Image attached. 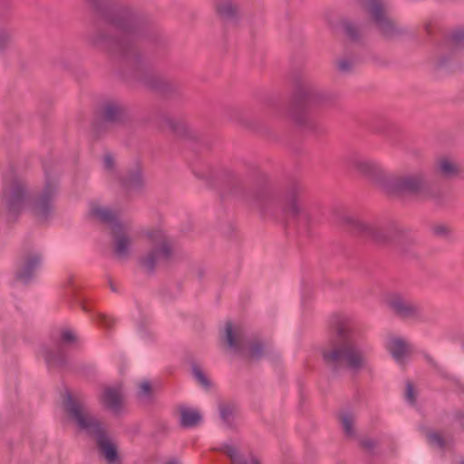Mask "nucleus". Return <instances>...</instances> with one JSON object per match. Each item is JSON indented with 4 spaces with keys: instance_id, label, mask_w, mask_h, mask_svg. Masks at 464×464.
Listing matches in <instances>:
<instances>
[{
    "instance_id": "1",
    "label": "nucleus",
    "mask_w": 464,
    "mask_h": 464,
    "mask_svg": "<svg viewBox=\"0 0 464 464\" xmlns=\"http://www.w3.org/2000/svg\"><path fill=\"white\" fill-rule=\"evenodd\" d=\"M57 190L56 183H48L39 195H35L26 180L14 179L5 192V203L10 212L27 211L44 219L53 208Z\"/></svg>"
},
{
    "instance_id": "2",
    "label": "nucleus",
    "mask_w": 464,
    "mask_h": 464,
    "mask_svg": "<svg viewBox=\"0 0 464 464\" xmlns=\"http://www.w3.org/2000/svg\"><path fill=\"white\" fill-rule=\"evenodd\" d=\"M64 407L71 420L81 430L97 436L100 452L107 464H121V457L118 444L112 438L102 432L100 421L82 403L73 401L70 394L67 395Z\"/></svg>"
},
{
    "instance_id": "3",
    "label": "nucleus",
    "mask_w": 464,
    "mask_h": 464,
    "mask_svg": "<svg viewBox=\"0 0 464 464\" xmlns=\"http://www.w3.org/2000/svg\"><path fill=\"white\" fill-rule=\"evenodd\" d=\"M372 346L362 337L354 334H338L335 345L323 353V357L329 362H345L353 369H361L366 365L367 355Z\"/></svg>"
},
{
    "instance_id": "4",
    "label": "nucleus",
    "mask_w": 464,
    "mask_h": 464,
    "mask_svg": "<svg viewBox=\"0 0 464 464\" xmlns=\"http://www.w3.org/2000/svg\"><path fill=\"white\" fill-rule=\"evenodd\" d=\"M149 239L155 245V248L145 256L141 264L148 269H151L160 262L167 260L173 252L171 239L160 230H153L148 233Z\"/></svg>"
},
{
    "instance_id": "5",
    "label": "nucleus",
    "mask_w": 464,
    "mask_h": 464,
    "mask_svg": "<svg viewBox=\"0 0 464 464\" xmlns=\"http://www.w3.org/2000/svg\"><path fill=\"white\" fill-rule=\"evenodd\" d=\"M363 9L369 22L385 36H391L395 31L393 21L386 14L381 0H365Z\"/></svg>"
},
{
    "instance_id": "6",
    "label": "nucleus",
    "mask_w": 464,
    "mask_h": 464,
    "mask_svg": "<svg viewBox=\"0 0 464 464\" xmlns=\"http://www.w3.org/2000/svg\"><path fill=\"white\" fill-rule=\"evenodd\" d=\"M99 398L102 405L113 415L120 416L126 412L125 392L121 383L104 387Z\"/></svg>"
},
{
    "instance_id": "7",
    "label": "nucleus",
    "mask_w": 464,
    "mask_h": 464,
    "mask_svg": "<svg viewBox=\"0 0 464 464\" xmlns=\"http://www.w3.org/2000/svg\"><path fill=\"white\" fill-rule=\"evenodd\" d=\"M44 262L41 252L34 251L26 254L20 261L17 270L16 278L24 283L33 280L39 273Z\"/></svg>"
},
{
    "instance_id": "8",
    "label": "nucleus",
    "mask_w": 464,
    "mask_h": 464,
    "mask_svg": "<svg viewBox=\"0 0 464 464\" xmlns=\"http://www.w3.org/2000/svg\"><path fill=\"white\" fill-rule=\"evenodd\" d=\"M384 348L398 364L405 363L412 352L411 343L395 334H390L384 339Z\"/></svg>"
},
{
    "instance_id": "9",
    "label": "nucleus",
    "mask_w": 464,
    "mask_h": 464,
    "mask_svg": "<svg viewBox=\"0 0 464 464\" xmlns=\"http://www.w3.org/2000/svg\"><path fill=\"white\" fill-rule=\"evenodd\" d=\"M384 304L403 317H412L419 314L420 306L400 293H389L384 297Z\"/></svg>"
},
{
    "instance_id": "10",
    "label": "nucleus",
    "mask_w": 464,
    "mask_h": 464,
    "mask_svg": "<svg viewBox=\"0 0 464 464\" xmlns=\"http://www.w3.org/2000/svg\"><path fill=\"white\" fill-rule=\"evenodd\" d=\"M221 341L230 352H237L240 344L241 331L239 325L227 322L220 333Z\"/></svg>"
},
{
    "instance_id": "11",
    "label": "nucleus",
    "mask_w": 464,
    "mask_h": 464,
    "mask_svg": "<svg viewBox=\"0 0 464 464\" xmlns=\"http://www.w3.org/2000/svg\"><path fill=\"white\" fill-rule=\"evenodd\" d=\"M112 233L115 253L121 257L125 256L131 247L129 229L125 227L116 226Z\"/></svg>"
},
{
    "instance_id": "12",
    "label": "nucleus",
    "mask_w": 464,
    "mask_h": 464,
    "mask_svg": "<svg viewBox=\"0 0 464 464\" xmlns=\"http://www.w3.org/2000/svg\"><path fill=\"white\" fill-rule=\"evenodd\" d=\"M222 450L230 457L233 464H260L259 459L251 454L241 455L238 445L234 441H227L222 446Z\"/></svg>"
},
{
    "instance_id": "13",
    "label": "nucleus",
    "mask_w": 464,
    "mask_h": 464,
    "mask_svg": "<svg viewBox=\"0 0 464 464\" xmlns=\"http://www.w3.org/2000/svg\"><path fill=\"white\" fill-rule=\"evenodd\" d=\"M352 166L359 174L373 177L382 171L381 164L370 158H358L353 160Z\"/></svg>"
},
{
    "instance_id": "14",
    "label": "nucleus",
    "mask_w": 464,
    "mask_h": 464,
    "mask_svg": "<svg viewBox=\"0 0 464 464\" xmlns=\"http://www.w3.org/2000/svg\"><path fill=\"white\" fill-rule=\"evenodd\" d=\"M436 170L446 179L457 177L460 171L458 162L449 156H442L437 160Z\"/></svg>"
},
{
    "instance_id": "15",
    "label": "nucleus",
    "mask_w": 464,
    "mask_h": 464,
    "mask_svg": "<svg viewBox=\"0 0 464 464\" xmlns=\"http://www.w3.org/2000/svg\"><path fill=\"white\" fill-rule=\"evenodd\" d=\"M180 424L186 428H193L202 421L201 412L192 407H180Z\"/></svg>"
},
{
    "instance_id": "16",
    "label": "nucleus",
    "mask_w": 464,
    "mask_h": 464,
    "mask_svg": "<svg viewBox=\"0 0 464 464\" xmlns=\"http://www.w3.org/2000/svg\"><path fill=\"white\" fill-rule=\"evenodd\" d=\"M155 387L148 381H142L139 383L136 398L141 404H149L153 401Z\"/></svg>"
},
{
    "instance_id": "17",
    "label": "nucleus",
    "mask_w": 464,
    "mask_h": 464,
    "mask_svg": "<svg viewBox=\"0 0 464 464\" xmlns=\"http://www.w3.org/2000/svg\"><path fill=\"white\" fill-rule=\"evenodd\" d=\"M424 178L421 174H411L402 178L400 186L402 189L410 191H418L424 185Z\"/></svg>"
},
{
    "instance_id": "18",
    "label": "nucleus",
    "mask_w": 464,
    "mask_h": 464,
    "mask_svg": "<svg viewBox=\"0 0 464 464\" xmlns=\"http://www.w3.org/2000/svg\"><path fill=\"white\" fill-rule=\"evenodd\" d=\"M238 10V6L230 0H222L217 5L218 14L224 19L236 17Z\"/></svg>"
},
{
    "instance_id": "19",
    "label": "nucleus",
    "mask_w": 464,
    "mask_h": 464,
    "mask_svg": "<svg viewBox=\"0 0 464 464\" xmlns=\"http://www.w3.org/2000/svg\"><path fill=\"white\" fill-rule=\"evenodd\" d=\"M123 112V106L118 102H108L105 103L102 114L108 121L117 120Z\"/></svg>"
},
{
    "instance_id": "20",
    "label": "nucleus",
    "mask_w": 464,
    "mask_h": 464,
    "mask_svg": "<svg viewBox=\"0 0 464 464\" xmlns=\"http://www.w3.org/2000/svg\"><path fill=\"white\" fill-rule=\"evenodd\" d=\"M91 214L102 221H111L114 218L113 212L107 207H93L92 208Z\"/></svg>"
},
{
    "instance_id": "21",
    "label": "nucleus",
    "mask_w": 464,
    "mask_h": 464,
    "mask_svg": "<svg viewBox=\"0 0 464 464\" xmlns=\"http://www.w3.org/2000/svg\"><path fill=\"white\" fill-rule=\"evenodd\" d=\"M427 440L430 446L434 448H444L450 443V440L445 438L442 434L439 432H430L427 434Z\"/></svg>"
},
{
    "instance_id": "22",
    "label": "nucleus",
    "mask_w": 464,
    "mask_h": 464,
    "mask_svg": "<svg viewBox=\"0 0 464 464\" xmlns=\"http://www.w3.org/2000/svg\"><path fill=\"white\" fill-rule=\"evenodd\" d=\"M340 421L343 427V431L348 435L352 436L354 434V418L353 415L349 413H343L340 416Z\"/></svg>"
},
{
    "instance_id": "23",
    "label": "nucleus",
    "mask_w": 464,
    "mask_h": 464,
    "mask_svg": "<svg viewBox=\"0 0 464 464\" xmlns=\"http://www.w3.org/2000/svg\"><path fill=\"white\" fill-rule=\"evenodd\" d=\"M60 340L63 344H72L77 342L78 335L73 329L64 327L61 330Z\"/></svg>"
},
{
    "instance_id": "24",
    "label": "nucleus",
    "mask_w": 464,
    "mask_h": 464,
    "mask_svg": "<svg viewBox=\"0 0 464 464\" xmlns=\"http://www.w3.org/2000/svg\"><path fill=\"white\" fill-rule=\"evenodd\" d=\"M192 374L196 382L203 388H208L210 386V381L208 377L201 369L194 367L192 370Z\"/></svg>"
},
{
    "instance_id": "25",
    "label": "nucleus",
    "mask_w": 464,
    "mask_h": 464,
    "mask_svg": "<svg viewBox=\"0 0 464 464\" xmlns=\"http://www.w3.org/2000/svg\"><path fill=\"white\" fill-rule=\"evenodd\" d=\"M417 391L411 383L406 386V399L410 403H414L416 400Z\"/></svg>"
},
{
    "instance_id": "26",
    "label": "nucleus",
    "mask_w": 464,
    "mask_h": 464,
    "mask_svg": "<svg viewBox=\"0 0 464 464\" xmlns=\"http://www.w3.org/2000/svg\"><path fill=\"white\" fill-rule=\"evenodd\" d=\"M99 324H101L105 328H110L112 324V318L105 314H99L97 317Z\"/></svg>"
},
{
    "instance_id": "27",
    "label": "nucleus",
    "mask_w": 464,
    "mask_h": 464,
    "mask_svg": "<svg viewBox=\"0 0 464 464\" xmlns=\"http://www.w3.org/2000/svg\"><path fill=\"white\" fill-rule=\"evenodd\" d=\"M103 167L106 169H111L114 165H115V159L112 155L111 154H106L104 155L103 157Z\"/></svg>"
},
{
    "instance_id": "28",
    "label": "nucleus",
    "mask_w": 464,
    "mask_h": 464,
    "mask_svg": "<svg viewBox=\"0 0 464 464\" xmlns=\"http://www.w3.org/2000/svg\"><path fill=\"white\" fill-rule=\"evenodd\" d=\"M350 67L351 64L345 60H340L338 62V68L343 72L348 71Z\"/></svg>"
},
{
    "instance_id": "29",
    "label": "nucleus",
    "mask_w": 464,
    "mask_h": 464,
    "mask_svg": "<svg viewBox=\"0 0 464 464\" xmlns=\"http://www.w3.org/2000/svg\"><path fill=\"white\" fill-rule=\"evenodd\" d=\"M360 227H361L362 231H363L365 233H369V234L372 233V227L369 224L362 223V224H360Z\"/></svg>"
},
{
    "instance_id": "30",
    "label": "nucleus",
    "mask_w": 464,
    "mask_h": 464,
    "mask_svg": "<svg viewBox=\"0 0 464 464\" xmlns=\"http://www.w3.org/2000/svg\"><path fill=\"white\" fill-rule=\"evenodd\" d=\"M229 412L227 408L221 409V417L227 420L228 418Z\"/></svg>"
},
{
    "instance_id": "31",
    "label": "nucleus",
    "mask_w": 464,
    "mask_h": 464,
    "mask_svg": "<svg viewBox=\"0 0 464 464\" xmlns=\"http://www.w3.org/2000/svg\"><path fill=\"white\" fill-rule=\"evenodd\" d=\"M140 179H141V174H140V171L139 170L137 177L135 178V180H131V182H133V183L139 182Z\"/></svg>"
},
{
    "instance_id": "32",
    "label": "nucleus",
    "mask_w": 464,
    "mask_h": 464,
    "mask_svg": "<svg viewBox=\"0 0 464 464\" xmlns=\"http://www.w3.org/2000/svg\"><path fill=\"white\" fill-rule=\"evenodd\" d=\"M297 210H298V208H297V206H296V205H295V204L293 205V209H292V211H293V212H296Z\"/></svg>"
},
{
    "instance_id": "33",
    "label": "nucleus",
    "mask_w": 464,
    "mask_h": 464,
    "mask_svg": "<svg viewBox=\"0 0 464 464\" xmlns=\"http://www.w3.org/2000/svg\"><path fill=\"white\" fill-rule=\"evenodd\" d=\"M167 464H180V463L176 460H173V461L168 462Z\"/></svg>"
},
{
    "instance_id": "34",
    "label": "nucleus",
    "mask_w": 464,
    "mask_h": 464,
    "mask_svg": "<svg viewBox=\"0 0 464 464\" xmlns=\"http://www.w3.org/2000/svg\"><path fill=\"white\" fill-rule=\"evenodd\" d=\"M459 464H464V460L460 461V463H459Z\"/></svg>"
}]
</instances>
